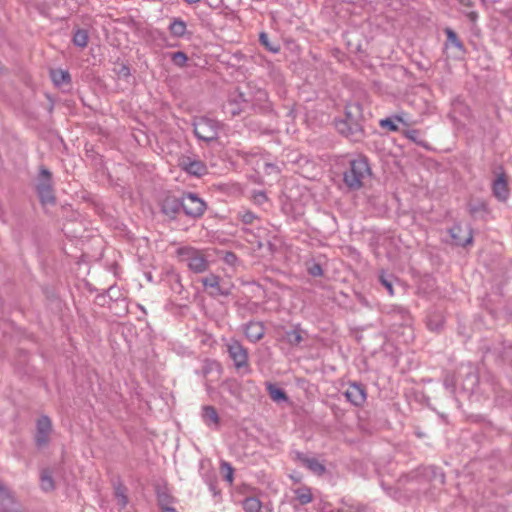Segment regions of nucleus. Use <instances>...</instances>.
<instances>
[{
	"mask_svg": "<svg viewBox=\"0 0 512 512\" xmlns=\"http://www.w3.org/2000/svg\"><path fill=\"white\" fill-rule=\"evenodd\" d=\"M370 175V167L365 158L359 157L350 162V168L344 173V182L351 189H359Z\"/></svg>",
	"mask_w": 512,
	"mask_h": 512,
	"instance_id": "nucleus-1",
	"label": "nucleus"
},
{
	"mask_svg": "<svg viewBox=\"0 0 512 512\" xmlns=\"http://www.w3.org/2000/svg\"><path fill=\"white\" fill-rule=\"evenodd\" d=\"M178 255L181 261L185 262L189 269L195 273H202L208 267L207 260L198 250L190 247L179 248Z\"/></svg>",
	"mask_w": 512,
	"mask_h": 512,
	"instance_id": "nucleus-2",
	"label": "nucleus"
},
{
	"mask_svg": "<svg viewBox=\"0 0 512 512\" xmlns=\"http://www.w3.org/2000/svg\"><path fill=\"white\" fill-rule=\"evenodd\" d=\"M219 123L207 117H201L194 121V134L199 140L206 142L217 138Z\"/></svg>",
	"mask_w": 512,
	"mask_h": 512,
	"instance_id": "nucleus-3",
	"label": "nucleus"
},
{
	"mask_svg": "<svg viewBox=\"0 0 512 512\" xmlns=\"http://www.w3.org/2000/svg\"><path fill=\"white\" fill-rule=\"evenodd\" d=\"M37 192L42 204L48 205L54 203L55 198L51 187V174L45 168L40 170L37 183Z\"/></svg>",
	"mask_w": 512,
	"mask_h": 512,
	"instance_id": "nucleus-4",
	"label": "nucleus"
},
{
	"mask_svg": "<svg viewBox=\"0 0 512 512\" xmlns=\"http://www.w3.org/2000/svg\"><path fill=\"white\" fill-rule=\"evenodd\" d=\"M181 206L185 214L193 218L202 216L206 210L205 202L193 193L182 197Z\"/></svg>",
	"mask_w": 512,
	"mask_h": 512,
	"instance_id": "nucleus-5",
	"label": "nucleus"
},
{
	"mask_svg": "<svg viewBox=\"0 0 512 512\" xmlns=\"http://www.w3.org/2000/svg\"><path fill=\"white\" fill-rule=\"evenodd\" d=\"M230 358L233 360L237 370L248 371V353L247 350L236 340H232L227 345Z\"/></svg>",
	"mask_w": 512,
	"mask_h": 512,
	"instance_id": "nucleus-6",
	"label": "nucleus"
},
{
	"mask_svg": "<svg viewBox=\"0 0 512 512\" xmlns=\"http://www.w3.org/2000/svg\"><path fill=\"white\" fill-rule=\"evenodd\" d=\"M201 282L206 289H211L212 296H228L231 293L232 285L221 282L217 275L210 274L202 278Z\"/></svg>",
	"mask_w": 512,
	"mask_h": 512,
	"instance_id": "nucleus-7",
	"label": "nucleus"
},
{
	"mask_svg": "<svg viewBox=\"0 0 512 512\" xmlns=\"http://www.w3.org/2000/svg\"><path fill=\"white\" fill-rule=\"evenodd\" d=\"M0 512H22L12 491L0 481Z\"/></svg>",
	"mask_w": 512,
	"mask_h": 512,
	"instance_id": "nucleus-8",
	"label": "nucleus"
},
{
	"mask_svg": "<svg viewBox=\"0 0 512 512\" xmlns=\"http://www.w3.org/2000/svg\"><path fill=\"white\" fill-rule=\"evenodd\" d=\"M51 430L52 425L50 419L46 416L40 417L37 421V432L35 436L38 447H44L48 444Z\"/></svg>",
	"mask_w": 512,
	"mask_h": 512,
	"instance_id": "nucleus-9",
	"label": "nucleus"
},
{
	"mask_svg": "<svg viewBox=\"0 0 512 512\" xmlns=\"http://www.w3.org/2000/svg\"><path fill=\"white\" fill-rule=\"evenodd\" d=\"M346 399L355 406H361L366 401V391L363 386L352 383L344 392Z\"/></svg>",
	"mask_w": 512,
	"mask_h": 512,
	"instance_id": "nucleus-10",
	"label": "nucleus"
},
{
	"mask_svg": "<svg viewBox=\"0 0 512 512\" xmlns=\"http://www.w3.org/2000/svg\"><path fill=\"white\" fill-rule=\"evenodd\" d=\"M450 234L457 245L466 246L472 242V234L469 227L463 229L462 226L455 225L451 228Z\"/></svg>",
	"mask_w": 512,
	"mask_h": 512,
	"instance_id": "nucleus-11",
	"label": "nucleus"
},
{
	"mask_svg": "<svg viewBox=\"0 0 512 512\" xmlns=\"http://www.w3.org/2000/svg\"><path fill=\"white\" fill-rule=\"evenodd\" d=\"M299 462L307 467L315 475L321 476L325 473L326 468L318 459L301 453L297 454Z\"/></svg>",
	"mask_w": 512,
	"mask_h": 512,
	"instance_id": "nucleus-12",
	"label": "nucleus"
},
{
	"mask_svg": "<svg viewBox=\"0 0 512 512\" xmlns=\"http://www.w3.org/2000/svg\"><path fill=\"white\" fill-rule=\"evenodd\" d=\"M463 374H465V379L462 382L463 389L467 391H473L478 383V378L474 367L471 365L462 366L459 372V376H462Z\"/></svg>",
	"mask_w": 512,
	"mask_h": 512,
	"instance_id": "nucleus-13",
	"label": "nucleus"
},
{
	"mask_svg": "<svg viewBox=\"0 0 512 512\" xmlns=\"http://www.w3.org/2000/svg\"><path fill=\"white\" fill-rule=\"evenodd\" d=\"M181 166L186 172L195 176H201L207 171V168L202 161L192 160L190 158L182 160Z\"/></svg>",
	"mask_w": 512,
	"mask_h": 512,
	"instance_id": "nucleus-14",
	"label": "nucleus"
},
{
	"mask_svg": "<svg viewBox=\"0 0 512 512\" xmlns=\"http://www.w3.org/2000/svg\"><path fill=\"white\" fill-rule=\"evenodd\" d=\"M493 193L500 201H506L509 197V189L503 175L497 177L493 183Z\"/></svg>",
	"mask_w": 512,
	"mask_h": 512,
	"instance_id": "nucleus-15",
	"label": "nucleus"
},
{
	"mask_svg": "<svg viewBox=\"0 0 512 512\" xmlns=\"http://www.w3.org/2000/svg\"><path fill=\"white\" fill-rule=\"evenodd\" d=\"M202 419L209 427L216 429L219 426V416L217 411L212 406H204L202 409Z\"/></svg>",
	"mask_w": 512,
	"mask_h": 512,
	"instance_id": "nucleus-16",
	"label": "nucleus"
},
{
	"mask_svg": "<svg viewBox=\"0 0 512 512\" xmlns=\"http://www.w3.org/2000/svg\"><path fill=\"white\" fill-rule=\"evenodd\" d=\"M264 333V327L259 322H250L249 324L246 325L245 334L247 338L252 342L260 340L263 337Z\"/></svg>",
	"mask_w": 512,
	"mask_h": 512,
	"instance_id": "nucleus-17",
	"label": "nucleus"
},
{
	"mask_svg": "<svg viewBox=\"0 0 512 512\" xmlns=\"http://www.w3.org/2000/svg\"><path fill=\"white\" fill-rule=\"evenodd\" d=\"M51 79L55 86L61 87L70 83V74L66 70L53 69L50 71Z\"/></svg>",
	"mask_w": 512,
	"mask_h": 512,
	"instance_id": "nucleus-18",
	"label": "nucleus"
},
{
	"mask_svg": "<svg viewBox=\"0 0 512 512\" xmlns=\"http://www.w3.org/2000/svg\"><path fill=\"white\" fill-rule=\"evenodd\" d=\"M397 123H404L406 124L404 120V115H395L391 118H386L380 120L379 124L382 128H387L390 131H397L398 126Z\"/></svg>",
	"mask_w": 512,
	"mask_h": 512,
	"instance_id": "nucleus-19",
	"label": "nucleus"
},
{
	"mask_svg": "<svg viewBox=\"0 0 512 512\" xmlns=\"http://www.w3.org/2000/svg\"><path fill=\"white\" fill-rule=\"evenodd\" d=\"M457 113L459 114H462L464 116H468L469 114V109L468 107L459 99H456L453 103H452V110L450 112V118L454 121V122H457L458 121V118H457Z\"/></svg>",
	"mask_w": 512,
	"mask_h": 512,
	"instance_id": "nucleus-20",
	"label": "nucleus"
},
{
	"mask_svg": "<svg viewBox=\"0 0 512 512\" xmlns=\"http://www.w3.org/2000/svg\"><path fill=\"white\" fill-rule=\"evenodd\" d=\"M295 497L301 505L308 504L312 501V493L310 488L303 486L294 490Z\"/></svg>",
	"mask_w": 512,
	"mask_h": 512,
	"instance_id": "nucleus-21",
	"label": "nucleus"
},
{
	"mask_svg": "<svg viewBox=\"0 0 512 512\" xmlns=\"http://www.w3.org/2000/svg\"><path fill=\"white\" fill-rule=\"evenodd\" d=\"M41 489L45 492L52 491L54 489V481L48 470H43L40 476Z\"/></svg>",
	"mask_w": 512,
	"mask_h": 512,
	"instance_id": "nucleus-22",
	"label": "nucleus"
},
{
	"mask_svg": "<svg viewBox=\"0 0 512 512\" xmlns=\"http://www.w3.org/2000/svg\"><path fill=\"white\" fill-rule=\"evenodd\" d=\"M88 40H89L88 32L83 29H78L74 33V36L72 39L74 45H76L77 47H80V48H85L88 44Z\"/></svg>",
	"mask_w": 512,
	"mask_h": 512,
	"instance_id": "nucleus-23",
	"label": "nucleus"
},
{
	"mask_svg": "<svg viewBox=\"0 0 512 512\" xmlns=\"http://www.w3.org/2000/svg\"><path fill=\"white\" fill-rule=\"evenodd\" d=\"M262 504L255 497H248L243 501V509L246 512H260Z\"/></svg>",
	"mask_w": 512,
	"mask_h": 512,
	"instance_id": "nucleus-24",
	"label": "nucleus"
},
{
	"mask_svg": "<svg viewBox=\"0 0 512 512\" xmlns=\"http://www.w3.org/2000/svg\"><path fill=\"white\" fill-rule=\"evenodd\" d=\"M365 506L355 501H343L340 512H364Z\"/></svg>",
	"mask_w": 512,
	"mask_h": 512,
	"instance_id": "nucleus-25",
	"label": "nucleus"
},
{
	"mask_svg": "<svg viewBox=\"0 0 512 512\" xmlns=\"http://www.w3.org/2000/svg\"><path fill=\"white\" fill-rule=\"evenodd\" d=\"M169 29H170V32H171L172 35H174L176 37H181L186 32V24L182 20L175 19L170 24Z\"/></svg>",
	"mask_w": 512,
	"mask_h": 512,
	"instance_id": "nucleus-26",
	"label": "nucleus"
},
{
	"mask_svg": "<svg viewBox=\"0 0 512 512\" xmlns=\"http://www.w3.org/2000/svg\"><path fill=\"white\" fill-rule=\"evenodd\" d=\"M448 44L454 46L459 51H464L462 42L458 39L457 34L450 28L445 29Z\"/></svg>",
	"mask_w": 512,
	"mask_h": 512,
	"instance_id": "nucleus-27",
	"label": "nucleus"
},
{
	"mask_svg": "<svg viewBox=\"0 0 512 512\" xmlns=\"http://www.w3.org/2000/svg\"><path fill=\"white\" fill-rule=\"evenodd\" d=\"M268 391H269V395H270L271 399L275 402H281V401L287 400L285 392L282 389H280L272 384L268 385Z\"/></svg>",
	"mask_w": 512,
	"mask_h": 512,
	"instance_id": "nucleus-28",
	"label": "nucleus"
},
{
	"mask_svg": "<svg viewBox=\"0 0 512 512\" xmlns=\"http://www.w3.org/2000/svg\"><path fill=\"white\" fill-rule=\"evenodd\" d=\"M286 339L291 345H298L303 340L300 330L294 329L286 333Z\"/></svg>",
	"mask_w": 512,
	"mask_h": 512,
	"instance_id": "nucleus-29",
	"label": "nucleus"
},
{
	"mask_svg": "<svg viewBox=\"0 0 512 512\" xmlns=\"http://www.w3.org/2000/svg\"><path fill=\"white\" fill-rule=\"evenodd\" d=\"M259 40L261 44L264 45L265 48L270 52L277 53L279 51V46L276 44H272L269 41L268 35L266 33L262 32L259 36Z\"/></svg>",
	"mask_w": 512,
	"mask_h": 512,
	"instance_id": "nucleus-30",
	"label": "nucleus"
},
{
	"mask_svg": "<svg viewBox=\"0 0 512 512\" xmlns=\"http://www.w3.org/2000/svg\"><path fill=\"white\" fill-rule=\"evenodd\" d=\"M221 472L223 473L225 480L229 484H232V482H233V468H232V466L228 462L223 461L221 463Z\"/></svg>",
	"mask_w": 512,
	"mask_h": 512,
	"instance_id": "nucleus-31",
	"label": "nucleus"
},
{
	"mask_svg": "<svg viewBox=\"0 0 512 512\" xmlns=\"http://www.w3.org/2000/svg\"><path fill=\"white\" fill-rule=\"evenodd\" d=\"M171 59L173 63L179 67H183L188 60L186 54L180 51L173 53Z\"/></svg>",
	"mask_w": 512,
	"mask_h": 512,
	"instance_id": "nucleus-32",
	"label": "nucleus"
},
{
	"mask_svg": "<svg viewBox=\"0 0 512 512\" xmlns=\"http://www.w3.org/2000/svg\"><path fill=\"white\" fill-rule=\"evenodd\" d=\"M115 496L120 507H125L127 504V497L121 487H118L115 491Z\"/></svg>",
	"mask_w": 512,
	"mask_h": 512,
	"instance_id": "nucleus-33",
	"label": "nucleus"
},
{
	"mask_svg": "<svg viewBox=\"0 0 512 512\" xmlns=\"http://www.w3.org/2000/svg\"><path fill=\"white\" fill-rule=\"evenodd\" d=\"M253 200L255 203L262 205L266 202L267 197L266 194L263 191H255L253 193Z\"/></svg>",
	"mask_w": 512,
	"mask_h": 512,
	"instance_id": "nucleus-34",
	"label": "nucleus"
},
{
	"mask_svg": "<svg viewBox=\"0 0 512 512\" xmlns=\"http://www.w3.org/2000/svg\"><path fill=\"white\" fill-rule=\"evenodd\" d=\"M380 281L382 285L387 289L388 293L392 296L394 294L392 281L387 279L384 275L380 276Z\"/></svg>",
	"mask_w": 512,
	"mask_h": 512,
	"instance_id": "nucleus-35",
	"label": "nucleus"
},
{
	"mask_svg": "<svg viewBox=\"0 0 512 512\" xmlns=\"http://www.w3.org/2000/svg\"><path fill=\"white\" fill-rule=\"evenodd\" d=\"M406 137L409 138L410 140L414 141V142H418V137L420 135L419 131L417 130H408L406 133H405Z\"/></svg>",
	"mask_w": 512,
	"mask_h": 512,
	"instance_id": "nucleus-36",
	"label": "nucleus"
},
{
	"mask_svg": "<svg viewBox=\"0 0 512 512\" xmlns=\"http://www.w3.org/2000/svg\"><path fill=\"white\" fill-rule=\"evenodd\" d=\"M309 271L313 276H320L322 274V268L318 264L313 265Z\"/></svg>",
	"mask_w": 512,
	"mask_h": 512,
	"instance_id": "nucleus-37",
	"label": "nucleus"
},
{
	"mask_svg": "<svg viewBox=\"0 0 512 512\" xmlns=\"http://www.w3.org/2000/svg\"><path fill=\"white\" fill-rule=\"evenodd\" d=\"M458 381V379L456 381H454V379H450L449 377H446L445 380H444V385L447 387V388H451L453 389L455 386H456V382Z\"/></svg>",
	"mask_w": 512,
	"mask_h": 512,
	"instance_id": "nucleus-38",
	"label": "nucleus"
},
{
	"mask_svg": "<svg viewBox=\"0 0 512 512\" xmlns=\"http://www.w3.org/2000/svg\"><path fill=\"white\" fill-rule=\"evenodd\" d=\"M255 218L254 214L251 213V212H246L244 215H243V221L245 223H252L253 219Z\"/></svg>",
	"mask_w": 512,
	"mask_h": 512,
	"instance_id": "nucleus-39",
	"label": "nucleus"
},
{
	"mask_svg": "<svg viewBox=\"0 0 512 512\" xmlns=\"http://www.w3.org/2000/svg\"><path fill=\"white\" fill-rule=\"evenodd\" d=\"M159 501H160V504H161V506H162V512H175V509H174V508H172V507H168V506H167V507H165V506L163 505L164 500L161 498V496L159 497Z\"/></svg>",
	"mask_w": 512,
	"mask_h": 512,
	"instance_id": "nucleus-40",
	"label": "nucleus"
},
{
	"mask_svg": "<svg viewBox=\"0 0 512 512\" xmlns=\"http://www.w3.org/2000/svg\"><path fill=\"white\" fill-rule=\"evenodd\" d=\"M467 16L468 18L471 20V21H476L477 18H478V14L475 12V11H470L467 13Z\"/></svg>",
	"mask_w": 512,
	"mask_h": 512,
	"instance_id": "nucleus-41",
	"label": "nucleus"
},
{
	"mask_svg": "<svg viewBox=\"0 0 512 512\" xmlns=\"http://www.w3.org/2000/svg\"><path fill=\"white\" fill-rule=\"evenodd\" d=\"M461 3L463 6H470L471 3H470V0H461Z\"/></svg>",
	"mask_w": 512,
	"mask_h": 512,
	"instance_id": "nucleus-42",
	"label": "nucleus"
},
{
	"mask_svg": "<svg viewBox=\"0 0 512 512\" xmlns=\"http://www.w3.org/2000/svg\"><path fill=\"white\" fill-rule=\"evenodd\" d=\"M186 3L188 4H196L198 3L200 0H184Z\"/></svg>",
	"mask_w": 512,
	"mask_h": 512,
	"instance_id": "nucleus-43",
	"label": "nucleus"
},
{
	"mask_svg": "<svg viewBox=\"0 0 512 512\" xmlns=\"http://www.w3.org/2000/svg\"><path fill=\"white\" fill-rule=\"evenodd\" d=\"M428 326H429V328H430V329H432V330L437 329V327H433V326H432L431 322H428Z\"/></svg>",
	"mask_w": 512,
	"mask_h": 512,
	"instance_id": "nucleus-44",
	"label": "nucleus"
},
{
	"mask_svg": "<svg viewBox=\"0 0 512 512\" xmlns=\"http://www.w3.org/2000/svg\"><path fill=\"white\" fill-rule=\"evenodd\" d=\"M440 483H443L444 482V478H443V475H440Z\"/></svg>",
	"mask_w": 512,
	"mask_h": 512,
	"instance_id": "nucleus-45",
	"label": "nucleus"
},
{
	"mask_svg": "<svg viewBox=\"0 0 512 512\" xmlns=\"http://www.w3.org/2000/svg\"><path fill=\"white\" fill-rule=\"evenodd\" d=\"M267 166H268V168L274 169L273 165H267Z\"/></svg>",
	"mask_w": 512,
	"mask_h": 512,
	"instance_id": "nucleus-46",
	"label": "nucleus"
}]
</instances>
